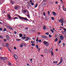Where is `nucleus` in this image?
I'll use <instances>...</instances> for the list:
<instances>
[{"mask_svg": "<svg viewBox=\"0 0 66 66\" xmlns=\"http://www.w3.org/2000/svg\"><path fill=\"white\" fill-rule=\"evenodd\" d=\"M46 35H49V32H46Z\"/></svg>", "mask_w": 66, "mask_h": 66, "instance_id": "obj_35", "label": "nucleus"}, {"mask_svg": "<svg viewBox=\"0 0 66 66\" xmlns=\"http://www.w3.org/2000/svg\"><path fill=\"white\" fill-rule=\"evenodd\" d=\"M30 3H32V0H31L30 1Z\"/></svg>", "mask_w": 66, "mask_h": 66, "instance_id": "obj_59", "label": "nucleus"}, {"mask_svg": "<svg viewBox=\"0 0 66 66\" xmlns=\"http://www.w3.org/2000/svg\"><path fill=\"white\" fill-rule=\"evenodd\" d=\"M0 38H1L2 39L3 38V37H2V36H1V35H0Z\"/></svg>", "mask_w": 66, "mask_h": 66, "instance_id": "obj_42", "label": "nucleus"}, {"mask_svg": "<svg viewBox=\"0 0 66 66\" xmlns=\"http://www.w3.org/2000/svg\"><path fill=\"white\" fill-rule=\"evenodd\" d=\"M14 49H15V50H16V47H14Z\"/></svg>", "mask_w": 66, "mask_h": 66, "instance_id": "obj_62", "label": "nucleus"}, {"mask_svg": "<svg viewBox=\"0 0 66 66\" xmlns=\"http://www.w3.org/2000/svg\"><path fill=\"white\" fill-rule=\"evenodd\" d=\"M3 29L1 28H0V31H2V30Z\"/></svg>", "mask_w": 66, "mask_h": 66, "instance_id": "obj_50", "label": "nucleus"}, {"mask_svg": "<svg viewBox=\"0 0 66 66\" xmlns=\"http://www.w3.org/2000/svg\"><path fill=\"white\" fill-rule=\"evenodd\" d=\"M63 47H64L65 46V43H63Z\"/></svg>", "mask_w": 66, "mask_h": 66, "instance_id": "obj_39", "label": "nucleus"}, {"mask_svg": "<svg viewBox=\"0 0 66 66\" xmlns=\"http://www.w3.org/2000/svg\"><path fill=\"white\" fill-rule=\"evenodd\" d=\"M6 28H4V31H6Z\"/></svg>", "mask_w": 66, "mask_h": 66, "instance_id": "obj_47", "label": "nucleus"}, {"mask_svg": "<svg viewBox=\"0 0 66 66\" xmlns=\"http://www.w3.org/2000/svg\"><path fill=\"white\" fill-rule=\"evenodd\" d=\"M36 48H37V49H38V45H36Z\"/></svg>", "mask_w": 66, "mask_h": 66, "instance_id": "obj_25", "label": "nucleus"}, {"mask_svg": "<svg viewBox=\"0 0 66 66\" xmlns=\"http://www.w3.org/2000/svg\"><path fill=\"white\" fill-rule=\"evenodd\" d=\"M31 4L32 5H34V3H31Z\"/></svg>", "mask_w": 66, "mask_h": 66, "instance_id": "obj_49", "label": "nucleus"}, {"mask_svg": "<svg viewBox=\"0 0 66 66\" xmlns=\"http://www.w3.org/2000/svg\"><path fill=\"white\" fill-rule=\"evenodd\" d=\"M18 19V18L17 17H15L13 18V19Z\"/></svg>", "mask_w": 66, "mask_h": 66, "instance_id": "obj_29", "label": "nucleus"}, {"mask_svg": "<svg viewBox=\"0 0 66 66\" xmlns=\"http://www.w3.org/2000/svg\"><path fill=\"white\" fill-rule=\"evenodd\" d=\"M43 14L44 15V16H46V14H45V12H44L43 13Z\"/></svg>", "mask_w": 66, "mask_h": 66, "instance_id": "obj_41", "label": "nucleus"}, {"mask_svg": "<svg viewBox=\"0 0 66 66\" xmlns=\"http://www.w3.org/2000/svg\"><path fill=\"white\" fill-rule=\"evenodd\" d=\"M43 43L44 44H45L47 46L49 45V44L48 43V42H47L46 41H44V42Z\"/></svg>", "mask_w": 66, "mask_h": 66, "instance_id": "obj_6", "label": "nucleus"}, {"mask_svg": "<svg viewBox=\"0 0 66 66\" xmlns=\"http://www.w3.org/2000/svg\"><path fill=\"white\" fill-rule=\"evenodd\" d=\"M64 28V27H60V29H62H62H63Z\"/></svg>", "mask_w": 66, "mask_h": 66, "instance_id": "obj_46", "label": "nucleus"}, {"mask_svg": "<svg viewBox=\"0 0 66 66\" xmlns=\"http://www.w3.org/2000/svg\"><path fill=\"white\" fill-rule=\"evenodd\" d=\"M64 39V36H63V35L61 34V36H60V37L59 38L60 40H62Z\"/></svg>", "mask_w": 66, "mask_h": 66, "instance_id": "obj_3", "label": "nucleus"}, {"mask_svg": "<svg viewBox=\"0 0 66 66\" xmlns=\"http://www.w3.org/2000/svg\"><path fill=\"white\" fill-rule=\"evenodd\" d=\"M25 29H26V30H28V28H25Z\"/></svg>", "mask_w": 66, "mask_h": 66, "instance_id": "obj_56", "label": "nucleus"}, {"mask_svg": "<svg viewBox=\"0 0 66 66\" xmlns=\"http://www.w3.org/2000/svg\"><path fill=\"white\" fill-rule=\"evenodd\" d=\"M56 51H58V49L57 48L56 49Z\"/></svg>", "mask_w": 66, "mask_h": 66, "instance_id": "obj_58", "label": "nucleus"}, {"mask_svg": "<svg viewBox=\"0 0 66 66\" xmlns=\"http://www.w3.org/2000/svg\"><path fill=\"white\" fill-rule=\"evenodd\" d=\"M4 41L5 42H6V39H4Z\"/></svg>", "mask_w": 66, "mask_h": 66, "instance_id": "obj_57", "label": "nucleus"}, {"mask_svg": "<svg viewBox=\"0 0 66 66\" xmlns=\"http://www.w3.org/2000/svg\"><path fill=\"white\" fill-rule=\"evenodd\" d=\"M51 54L52 55H53V52H51Z\"/></svg>", "mask_w": 66, "mask_h": 66, "instance_id": "obj_38", "label": "nucleus"}, {"mask_svg": "<svg viewBox=\"0 0 66 66\" xmlns=\"http://www.w3.org/2000/svg\"><path fill=\"white\" fill-rule=\"evenodd\" d=\"M55 4H57V2H55Z\"/></svg>", "mask_w": 66, "mask_h": 66, "instance_id": "obj_64", "label": "nucleus"}, {"mask_svg": "<svg viewBox=\"0 0 66 66\" xmlns=\"http://www.w3.org/2000/svg\"><path fill=\"white\" fill-rule=\"evenodd\" d=\"M61 32L63 34H64V35L66 34V31H63V30H62L61 31Z\"/></svg>", "mask_w": 66, "mask_h": 66, "instance_id": "obj_13", "label": "nucleus"}, {"mask_svg": "<svg viewBox=\"0 0 66 66\" xmlns=\"http://www.w3.org/2000/svg\"><path fill=\"white\" fill-rule=\"evenodd\" d=\"M63 10H64V11H66V9L63 7Z\"/></svg>", "mask_w": 66, "mask_h": 66, "instance_id": "obj_31", "label": "nucleus"}, {"mask_svg": "<svg viewBox=\"0 0 66 66\" xmlns=\"http://www.w3.org/2000/svg\"><path fill=\"white\" fill-rule=\"evenodd\" d=\"M27 66H29V64L27 63Z\"/></svg>", "mask_w": 66, "mask_h": 66, "instance_id": "obj_63", "label": "nucleus"}, {"mask_svg": "<svg viewBox=\"0 0 66 66\" xmlns=\"http://www.w3.org/2000/svg\"><path fill=\"white\" fill-rule=\"evenodd\" d=\"M21 39H16V40H17V41H19V40H20Z\"/></svg>", "mask_w": 66, "mask_h": 66, "instance_id": "obj_48", "label": "nucleus"}, {"mask_svg": "<svg viewBox=\"0 0 66 66\" xmlns=\"http://www.w3.org/2000/svg\"><path fill=\"white\" fill-rule=\"evenodd\" d=\"M9 29H10V30H13V28H11V27H9Z\"/></svg>", "mask_w": 66, "mask_h": 66, "instance_id": "obj_30", "label": "nucleus"}, {"mask_svg": "<svg viewBox=\"0 0 66 66\" xmlns=\"http://www.w3.org/2000/svg\"><path fill=\"white\" fill-rule=\"evenodd\" d=\"M27 17L28 18H30V15H29V14H28V15H27Z\"/></svg>", "mask_w": 66, "mask_h": 66, "instance_id": "obj_20", "label": "nucleus"}, {"mask_svg": "<svg viewBox=\"0 0 66 66\" xmlns=\"http://www.w3.org/2000/svg\"><path fill=\"white\" fill-rule=\"evenodd\" d=\"M51 18L52 20H54V18L53 17H51Z\"/></svg>", "mask_w": 66, "mask_h": 66, "instance_id": "obj_26", "label": "nucleus"}, {"mask_svg": "<svg viewBox=\"0 0 66 66\" xmlns=\"http://www.w3.org/2000/svg\"><path fill=\"white\" fill-rule=\"evenodd\" d=\"M22 39H25L26 38V37L24 36L22 37Z\"/></svg>", "mask_w": 66, "mask_h": 66, "instance_id": "obj_21", "label": "nucleus"}, {"mask_svg": "<svg viewBox=\"0 0 66 66\" xmlns=\"http://www.w3.org/2000/svg\"><path fill=\"white\" fill-rule=\"evenodd\" d=\"M23 12L24 13H26L27 12V14H29V12L26 9L24 10L23 11Z\"/></svg>", "mask_w": 66, "mask_h": 66, "instance_id": "obj_4", "label": "nucleus"}, {"mask_svg": "<svg viewBox=\"0 0 66 66\" xmlns=\"http://www.w3.org/2000/svg\"><path fill=\"white\" fill-rule=\"evenodd\" d=\"M14 57L15 59H17V55H14Z\"/></svg>", "mask_w": 66, "mask_h": 66, "instance_id": "obj_16", "label": "nucleus"}, {"mask_svg": "<svg viewBox=\"0 0 66 66\" xmlns=\"http://www.w3.org/2000/svg\"><path fill=\"white\" fill-rule=\"evenodd\" d=\"M31 45L32 46H35V44H31Z\"/></svg>", "mask_w": 66, "mask_h": 66, "instance_id": "obj_33", "label": "nucleus"}, {"mask_svg": "<svg viewBox=\"0 0 66 66\" xmlns=\"http://www.w3.org/2000/svg\"><path fill=\"white\" fill-rule=\"evenodd\" d=\"M57 63V62L56 61H55L53 62V63L54 64H55V63Z\"/></svg>", "mask_w": 66, "mask_h": 66, "instance_id": "obj_28", "label": "nucleus"}, {"mask_svg": "<svg viewBox=\"0 0 66 66\" xmlns=\"http://www.w3.org/2000/svg\"><path fill=\"white\" fill-rule=\"evenodd\" d=\"M0 59L1 60H4V61L7 60V57H0Z\"/></svg>", "mask_w": 66, "mask_h": 66, "instance_id": "obj_5", "label": "nucleus"}, {"mask_svg": "<svg viewBox=\"0 0 66 66\" xmlns=\"http://www.w3.org/2000/svg\"><path fill=\"white\" fill-rule=\"evenodd\" d=\"M61 63V62H60L57 65H60V64Z\"/></svg>", "mask_w": 66, "mask_h": 66, "instance_id": "obj_55", "label": "nucleus"}, {"mask_svg": "<svg viewBox=\"0 0 66 66\" xmlns=\"http://www.w3.org/2000/svg\"><path fill=\"white\" fill-rule=\"evenodd\" d=\"M8 18L10 19H13V18L11 17V15H8Z\"/></svg>", "mask_w": 66, "mask_h": 66, "instance_id": "obj_8", "label": "nucleus"}, {"mask_svg": "<svg viewBox=\"0 0 66 66\" xmlns=\"http://www.w3.org/2000/svg\"><path fill=\"white\" fill-rule=\"evenodd\" d=\"M11 3L12 4V5H13L14 3L13 2V1H11Z\"/></svg>", "mask_w": 66, "mask_h": 66, "instance_id": "obj_22", "label": "nucleus"}, {"mask_svg": "<svg viewBox=\"0 0 66 66\" xmlns=\"http://www.w3.org/2000/svg\"><path fill=\"white\" fill-rule=\"evenodd\" d=\"M64 19H61L59 20V21L60 22H61V25L62 26H63V23H64Z\"/></svg>", "mask_w": 66, "mask_h": 66, "instance_id": "obj_2", "label": "nucleus"}, {"mask_svg": "<svg viewBox=\"0 0 66 66\" xmlns=\"http://www.w3.org/2000/svg\"><path fill=\"white\" fill-rule=\"evenodd\" d=\"M6 46L7 47H9V43H7L6 44Z\"/></svg>", "mask_w": 66, "mask_h": 66, "instance_id": "obj_15", "label": "nucleus"}, {"mask_svg": "<svg viewBox=\"0 0 66 66\" xmlns=\"http://www.w3.org/2000/svg\"><path fill=\"white\" fill-rule=\"evenodd\" d=\"M18 17H19V18H20L21 19H24V20H28L29 21V20L27 19V18H24L23 17H21L19 15H18Z\"/></svg>", "mask_w": 66, "mask_h": 66, "instance_id": "obj_1", "label": "nucleus"}, {"mask_svg": "<svg viewBox=\"0 0 66 66\" xmlns=\"http://www.w3.org/2000/svg\"><path fill=\"white\" fill-rule=\"evenodd\" d=\"M30 37H27L25 41H28V40H30L31 39L30 38Z\"/></svg>", "mask_w": 66, "mask_h": 66, "instance_id": "obj_7", "label": "nucleus"}, {"mask_svg": "<svg viewBox=\"0 0 66 66\" xmlns=\"http://www.w3.org/2000/svg\"><path fill=\"white\" fill-rule=\"evenodd\" d=\"M52 13L53 15L54 16H55H55H56V15H57L56 13L54 11H53L52 12Z\"/></svg>", "mask_w": 66, "mask_h": 66, "instance_id": "obj_12", "label": "nucleus"}, {"mask_svg": "<svg viewBox=\"0 0 66 66\" xmlns=\"http://www.w3.org/2000/svg\"><path fill=\"white\" fill-rule=\"evenodd\" d=\"M40 50V48H39L38 50V51L39 52Z\"/></svg>", "mask_w": 66, "mask_h": 66, "instance_id": "obj_53", "label": "nucleus"}, {"mask_svg": "<svg viewBox=\"0 0 66 66\" xmlns=\"http://www.w3.org/2000/svg\"><path fill=\"white\" fill-rule=\"evenodd\" d=\"M63 30H64V31H66V29L65 28H63Z\"/></svg>", "mask_w": 66, "mask_h": 66, "instance_id": "obj_43", "label": "nucleus"}, {"mask_svg": "<svg viewBox=\"0 0 66 66\" xmlns=\"http://www.w3.org/2000/svg\"><path fill=\"white\" fill-rule=\"evenodd\" d=\"M47 13L48 14H50V11H48L47 12Z\"/></svg>", "mask_w": 66, "mask_h": 66, "instance_id": "obj_51", "label": "nucleus"}, {"mask_svg": "<svg viewBox=\"0 0 66 66\" xmlns=\"http://www.w3.org/2000/svg\"><path fill=\"white\" fill-rule=\"evenodd\" d=\"M36 41L37 42H38V38H37L36 39Z\"/></svg>", "mask_w": 66, "mask_h": 66, "instance_id": "obj_36", "label": "nucleus"}, {"mask_svg": "<svg viewBox=\"0 0 66 66\" xmlns=\"http://www.w3.org/2000/svg\"><path fill=\"white\" fill-rule=\"evenodd\" d=\"M38 5V3H37L36 5L35 6V8Z\"/></svg>", "mask_w": 66, "mask_h": 66, "instance_id": "obj_23", "label": "nucleus"}, {"mask_svg": "<svg viewBox=\"0 0 66 66\" xmlns=\"http://www.w3.org/2000/svg\"><path fill=\"white\" fill-rule=\"evenodd\" d=\"M52 52V51H51V50H50L49 51V52Z\"/></svg>", "mask_w": 66, "mask_h": 66, "instance_id": "obj_60", "label": "nucleus"}, {"mask_svg": "<svg viewBox=\"0 0 66 66\" xmlns=\"http://www.w3.org/2000/svg\"><path fill=\"white\" fill-rule=\"evenodd\" d=\"M8 64L9 65H11V63H8Z\"/></svg>", "mask_w": 66, "mask_h": 66, "instance_id": "obj_52", "label": "nucleus"}, {"mask_svg": "<svg viewBox=\"0 0 66 66\" xmlns=\"http://www.w3.org/2000/svg\"><path fill=\"white\" fill-rule=\"evenodd\" d=\"M43 29H44V30H46V26H44V27H43Z\"/></svg>", "mask_w": 66, "mask_h": 66, "instance_id": "obj_18", "label": "nucleus"}, {"mask_svg": "<svg viewBox=\"0 0 66 66\" xmlns=\"http://www.w3.org/2000/svg\"><path fill=\"white\" fill-rule=\"evenodd\" d=\"M55 41L56 42H57V38H56L55 40Z\"/></svg>", "mask_w": 66, "mask_h": 66, "instance_id": "obj_32", "label": "nucleus"}, {"mask_svg": "<svg viewBox=\"0 0 66 66\" xmlns=\"http://www.w3.org/2000/svg\"><path fill=\"white\" fill-rule=\"evenodd\" d=\"M50 31L53 33H54V30H53L51 29Z\"/></svg>", "mask_w": 66, "mask_h": 66, "instance_id": "obj_19", "label": "nucleus"}, {"mask_svg": "<svg viewBox=\"0 0 66 66\" xmlns=\"http://www.w3.org/2000/svg\"><path fill=\"white\" fill-rule=\"evenodd\" d=\"M30 42L31 44H34V42L33 41H31Z\"/></svg>", "mask_w": 66, "mask_h": 66, "instance_id": "obj_27", "label": "nucleus"}, {"mask_svg": "<svg viewBox=\"0 0 66 66\" xmlns=\"http://www.w3.org/2000/svg\"><path fill=\"white\" fill-rule=\"evenodd\" d=\"M32 60H33L32 59H30V62H32Z\"/></svg>", "mask_w": 66, "mask_h": 66, "instance_id": "obj_40", "label": "nucleus"}, {"mask_svg": "<svg viewBox=\"0 0 66 66\" xmlns=\"http://www.w3.org/2000/svg\"><path fill=\"white\" fill-rule=\"evenodd\" d=\"M22 34H20V37H22Z\"/></svg>", "mask_w": 66, "mask_h": 66, "instance_id": "obj_17", "label": "nucleus"}, {"mask_svg": "<svg viewBox=\"0 0 66 66\" xmlns=\"http://www.w3.org/2000/svg\"><path fill=\"white\" fill-rule=\"evenodd\" d=\"M49 37H52V36L51 35H49Z\"/></svg>", "mask_w": 66, "mask_h": 66, "instance_id": "obj_34", "label": "nucleus"}, {"mask_svg": "<svg viewBox=\"0 0 66 66\" xmlns=\"http://www.w3.org/2000/svg\"><path fill=\"white\" fill-rule=\"evenodd\" d=\"M41 37L43 38H47V37L45 36H42Z\"/></svg>", "mask_w": 66, "mask_h": 66, "instance_id": "obj_11", "label": "nucleus"}, {"mask_svg": "<svg viewBox=\"0 0 66 66\" xmlns=\"http://www.w3.org/2000/svg\"><path fill=\"white\" fill-rule=\"evenodd\" d=\"M6 37L7 39V40H9V39H10V37H9V36L8 35H6Z\"/></svg>", "mask_w": 66, "mask_h": 66, "instance_id": "obj_10", "label": "nucleus"}, {"mask_svg": "<svg viewBox=\"0 0 66 66\" xmlns=\"http://www.w3.org/2000/svg\"><path fill=\"white\" fill-rule=\"evenodd\" d=\"M61 43V40H59V44H60Z\"/></svg>", "mask_w": 66, "mask_h": 66, "instance_id": "obj_45", "label": "nucleus"}, {"mask_svg": "<svg viewBox=\"0 0 66 66\" xmlns=\"http://www.w3.org/2000/svg\"><path fill=\"white\" fill-rule=\"evenodd\" d=\"M16 33H17V32H16V31H15L14 32V34H16Z\"/></svg>", "mask_w": 66, "mask_h": 66, "instance_id": "obj_61", "label": "nucleus"}, {"mask_svg": "<svg viewBox=\"0 0 66 66\" xmlns=\"http://www.w3.org/2000/svg\"><path fill=\"white\" fill-rule=\"evenodd\" d=\"M63 59L62 58H61V60L60 62L61 63H62V62H63Z\"/></svg>", "mask_w": 66, "mask_h": 66, "instance_id": "obj_24", "label": "nucleus"}, {"mask_svg": "<svg viewBox=\"0 0 66 66\" xmlns=\"http://www.w3.org/2000/svg\"><path fill=\"white\" fill-rule=\"evenodd\" d=\"M8 49H9V51H10V52H11V51L10 50V48H9V47H8Z\"/></svg>", "mask_w": 66, "mask_h": 66, "instance_id": "obj_54", "label": "nucleus"}, {"mask_svg": "<svg viewBox=\"0 0 66 66\" xmlns=\"http://www.w3.org/2000/svg\"><path fill=\"white\" fill-rule=\"evenodd\" d=\"M18 6H15L14 7V9L15 10H17V9H18Z\"/></svg>", "mask_w": 66, "mask_h": 66, "instance_id": "obj_14", "label": "nucleus"}, {"mask_svg": "<svg viewBox=\"0 0 66 66\" xmlns=\"http://www.w3.org/2000/svg\"><path fill=\"white\" fill-rule=\"evenodd\" d=\"M44 52H45L46 53H48V50H47V48H46L45 49Z\"/></svg>", "mask_w": 66, "mask_h": 66, "instance_id": "obj_9", "label": "nucleus"}, {"mask_svg": "<svg viewBox=\"0 0 66 66\" xmlns=\"http://www.w3.org/2000/svg\"><path fill=\"white\" fill-rule=\"evenodd\" d=\"M38 42L40 43V42H42V40H39L38 41Z\"/></svg>", "mask_w": 66, "mask_h": 66, "instance_id": "obj_44", "label": "nucleus"}, {"mask_svg": "<svg viewBox=\"0 0 66 66\" xmlns=\"http://www.w3.org/2000/svg\"><path fill=\"white\" fill-rule=\"evenodd\" d=\"M20 47H23V45H21L20 46Z\"/></svg>", "mask_w": 66, "mask_h": 66, "instance_id": "obj_37", "label": "nucleus"}]
</instances>
